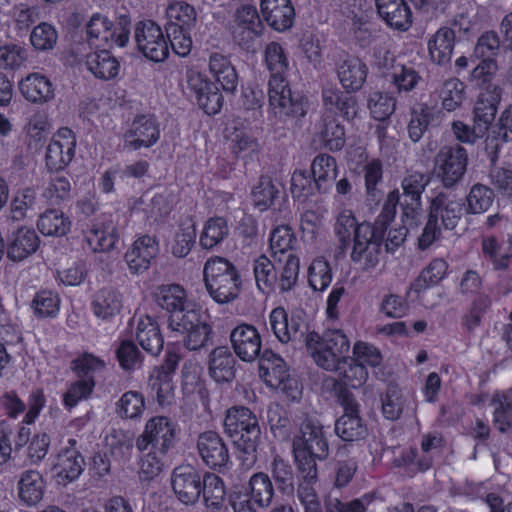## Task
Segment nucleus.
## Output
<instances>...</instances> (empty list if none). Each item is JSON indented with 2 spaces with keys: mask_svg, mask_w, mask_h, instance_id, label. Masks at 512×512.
I'll use <instances>...</instances> for the list:
<instances>
[{
  "mask_svg": "<svg viewBox=\"0 0 512 512\" xmlns=\"http://www.w3.org/2000/svg\"><path fill=\"white\" fill-rule=\"evenodd\" d=\"M305 345L314 362L327 371L348 361L350 341L342 330H327L323 335L311 331L305 337Z\"/></svg>",
  "mask_w": 512,
  "mask_h": 512,
  "instance_id": "obj_2",
  "label": "nucleus"
},
{
  "mask_svg": "<svg viewBox=\"0 0 512 512\" xmlns=\"http://www.w3.org/2000/svg\"><path fill=\"white\" fill-rule=\"evenodd\" d=\"M433 117V109L427 105H421L419 111L413 110L408 124L409 138L413 142H418L421 139Z\"/></svg>",
  "mask_w": 512,
  "mask_h": 512,
  "instance_id": "obj_59",
  "label": "nucleus"
},
{
  "mask_svg": "<svg viewBox=\"0 0 512 512\" xmlns=\"http://www.w3.org/2000/svg\"><path fill=\"white\" fill-rule=\"evenodd\" d=\"M230 340L235 354L243 362L253 363L256 360V328L241 324L234 328Z\"/></svg>",
  "mask_w": 512,
  "mask_h": 512,
  "instance_id": "obj_31",
  "label": "nucleus"
},
{
  "mask_svg": "<svg viewBox=\"0 0 512 512\" xmlns=\"http://www.w3.org/2000/svg\"><path fill=\"white\" fill-rule=\"evenodd\" d=\"M68 444V447L61 449L57 461L52 467L59 484H66L77 479L85 465L83 456L75 448L76 440L70 439Z\"/></svg>",
  "mask_w": 512,
  "mask_h": 512,
  "instance_id": "obj_20",
  "label": "nucleus"
},
{
  "mask_svg": "<svg viewBox=\"0 0 512 512\" xmlns=\"http://www.w3.org/2000/svg\"><path fill=\"white\" fill-rule=\"evenodd\" d=\"M86 66L95 77L105 80L116 77L120 68L117 59L107 49L88 54Z\"/></svg>",
  "mask_w": 512,
  "mask_h": 512,
  "instance_id": "obj_37",
  "label": "nucleus"
},
{
  "mask_svg": "<svg viewBox=\"0 0 512 512\" xmlns=\"http://www.w3.org/2000/svg\"><path fill=\"white\" fill-rule=\"evenodd\" d=\"M501 88L497 84H489L480 93L474 107L473 133L483 137L495 119L501 100Z\"/></svg>",
  "mask_w": 512,
  "mask_h": 512,
  "instance_id": "obj_17",
  "label": "nucleus"
},
{
  "mask_svg": "<svg viewBox=\"0 0 512 512\" xmlns=\"http://www.w3.org/2000/svg\"><path fill=\"white\" fill-rule=\"evenodd\" d=\"M175 441V423L166 416H155L147 421L143 433L136 439V447L141 452L150 448L165 455L174 447Z\"/></svg>",
  "mask_w": 512,
  "mask_h": 512,
  "instance_id": "obj_4",
  "label": "nucleus"
},
{
  "mask_svg": "<svg viewBox=\"0 0 512 512\" xmlns=\"http://www.w3.org/2000/svg\"><path fill=\"white\" fill-rule=\"evenodd\" d=\"M367 106L371 116L383 122L395 112L396 100L388 93L375 91L369 95Z\"/></svg>",
  "mask_w": 512,
  "mask_h": 512,
  "instance_id": "obj_50",
  "label": "nucleus"
},
{
  "mask_svg": "<svg viewBox=\"0 0 512 512\" xmlns=\"http://www.w3.org/2000/svg\"><path fill=\"white\" fill-rule=\"evenodd\" d=\"M309 285L315 291L325 290L332 281V269L323 257L315 259L308 270Z\"/></svg>",
  "mask_w": 512,
  "mask_h": 512,
  "instance_id": "obj_53",
  "label": "nucleus"
},
{
  "mask_svg": "<svg viewBox=\"0 0 512 512\" xmlns=\"http://www.w3.org/2000/svg\"><path fill=\"white\" fill-rule=\"evenodd\" d=\"M145 408L144 396L137 391H128L117 403V413L122 418L139 417Z\"/></svg>",
  "mask_w": 512,
  "mask_h": 512,
  "instance_id": "obj_57",
  "label": "nucleus"
},
{
  "mask_svg": "<svg viewBox=\"0 0 512 512\" xmlns=\"http://www.w3.org/2000/svg\"><path fill=\"white\" fill-rule=\"evenodd\" d=\"M201 495L207 507L219 508L225 497L222 479L215 474L206 472L203 475Z\"/></svg>",
  "mask_w": 512,
  "mask_h": 512,
  "instance_id": "obj_49",
  "label": "nucleus"
},
{
  "mask_svg": "<svg viewBox=\"0 0 512 512\" xmlns=\"http://www.w3.org/2000/svg\"><path fill=\"white\" fill-rule=\"evenodd\" d=\"M71 222L58 209H48L39 216L37 227L45 236H63L70 230Z\"/></svg>",
  "mask_w": 512,
  "mask_h": 512,
  "instance_id": "obj_42",
  "label": "nucleus"
},
{
  "mask_svg": "<svg viewBox=\"0 0 512 512\" xmlns=\"http://www.w3.org/2000/svg\"><path fill=\"white\" fill-rule=\"evenodd\" d=\"M447 269L448 264L443 259H434L411 283L410 289L417 294V299L425 307L432 308L436 305L435 302H430L426 299L425 292L429 287L437 285L442 279H444Z\"/></svg>",
  "mask_w": 512,
  "mask_h": 512,
  "instance_id": "obj_26",
  "label": "nucleus"
},
{
  "mask_svg": "<svg viewBox=\"0 0 512 512\" xmlns=\"http://www.w3.org/2000/svg\"><path fill=\"white\" fill-rule=\"evenodd\" d=\"M253 0L241 4L234 12L232 35L234 42L245 52H256V6Z\"/></svg>",
  "mask_w": 512,
  "mask_h": 512,
  "instance_id": "obj_13",
  "label": "nucleus"
},
{
  "mask_svg": "<svg viewBox=\"0 0 512 512\" xmlns=\"http://www.w3.org/2000/svg\"><path fill=\"white\" fill-rule=\"evenodd\" d=\"M429 182V175L424 173L414 172L407 175L401 183L403 189L401 200L421 201V195Z\"/></svg>",
  "mask_w": 512,
  "mask_h": 512,
  "instance_id": "obj_56",
  "label": "nucleus"
},
{
  "mask_svg": "<svg viewBox=\"0 0 512 512\" xmlns=\"http://www.w3.org/2000/svg\"><path fill=\"white\" fill-rule=\"evenodd\" d=\"M186 82L199 108L208 115H215L220 112L223 105V96L217 84L193 70L186 73Z\"/></svg>",
  "mask_w": 512,
  "mask_h": 512,
  "instance_id": "obj_12",
  "label": "nucleus"
},
{
  "mask_svg": "<svg viewBox=\"0 0 512 512\" xmlns=\"http://www.w3.org/2000/svg\"><path fill=\"white\" fill-rule=\"evenodd\" d=\"M367 74V65L355 56H348L337 66L339 81L348 92L359 91L366 81Z\"/></svg>",
  "mask_w": 512,
  "mask_h": 512,
  "instance_id": "obj_28",
  "label": "nucleus"
},
{
  "mask_svg": "<svg viewBox=\"0 0 512 512\" xmlns=\"http://www.w3.org/2000/svg\"><path fill=\"white\" fill-rule=\"evenodd\" d=\"M106 447L116 461L130 458L134 446L133 434L122 429H113L105 438Z\"/></svg>",
  "mask_w": 512,
  "mask_h": 512,
  "instance_id": "obj_41",
  "label": "nucleus"
},
{
  "mask_svg": "<svg viewBox=\"0 0 512 512\" xmlns=\"http://www.w3.org/2000/svg\"><path fill=\"white\" fill-rule=\"evenodd\" d=\"M196 239V229L194 224L187 226L181 225L179 231L176 232L174 237V244L172 246V254L176 257H185L191 251Z\"/></svg>",
  "mask_w": 512,
  "mask_h": 512,
  "instance_id": "obj_64",
  "label": "nucleus"
},
{
  "mask_svg": "<svg viewBox=\"0 0 512 512\" xmlns=\"http://www.w3.org/2000/svg\"><path fill=\"white\" fill-rule=\"evenodd\" d=\"M344 89L326 86L322 90V101L328 112H337L345 120L352 121L358 113L357 98Z\"/></svg>",
  "mask_w": 512,
  "mask_h": 512,
  "instance_id": "obj_24",
  "label": "nucleus"
},
{
  "mask_svg": "<svg viewBox=\"0 0 512 512\" xmlns=\"http://www.w3.org/2000/svg\"><path fill=\"white\" fill-rule=\"evenodd\" d=\"M382 413L388 420H398L403 412L404 400L401 389L397 385H389L381 396Z\"/></svg>",
  "mask_w": 512,
  "mask_h": 512,
  "instance_id": "obj_52",
  "label": "nucleus"
},
{
  "mask_svg": "<svg viewBox=\"0 0 512 512\" xmlns=\"http://www.w3.org/2000/svg\"><path fill=\"white\" fill-rule=\"evenodd\" d=\"M156 303L169 312L168 327L174 328L191 311L185 289L179 284L161 285L154 293Z\"/></svg>",
  "mask_w": 512,
  "mask_h": 512,
  "instance_id": "obj_15",
  "label": "nucleus"
},
{
  "mask_svg": "<svg viewBox=\"0 0 512 512\" xmlns=\"http://www.w3.org/2000/svg\"><path fill=\"white\" fill-rule=\"evenodd\" d=\"M421 80L419 73L410 65L398 64L391 74V82L398 92L413 90Z\"/></svg>",
  "mask_w": 512,
  "mask_h": 512,
  "instance_id": "obj_60",
  "label": "nucleus"
},
{
  "mask_svg": "<svg viewBox=\"0 0 512 512\" xmlns=\"http://www.w3.org/2000/svg\"><path fill=\"white\" fill-rule=\"evenodd\" d=\"M229 234L228 224L223 217H212L204 225L199 244L204 249H212L221 243Z\"/></svg>",
  "mask_w": 512,
  "mask_h": 512,
  "instance_id": "obj_44",
  "label": "nucleus"
},
{
  "mask_svg": "<svg viewBox=\"0 0 512 512\" xmlns=\"http://www.w3.org/2000/svg\"><path fill=\"white\" fill-rule=\"evenodd\" d=\"M32 308L40 318L53 317L59 310V298L51 291H40L32 301Z\"/></svg>",
  "mask_w": 512,
  "mask_h": 512,
  "instance_id": "obj_63",
  "label": "nucleus"
},
{
  "mask_svg": "<svg viewBox=\"0 0 512 512\" xmlns=\"http://www.w3.org/2000/svg\"><path fill=\"white\" fill-rule=\"evenodd\" d=\"M122 308V295L111 287L97 291L92 301L93 313L102 320H108L117 315Z\"/></svg>",
  "mask_w": 512,
  "mask_h": 512,
  "instance_id": "obj_36",
  "label": "nucleus"
},
{
  "mask_svg": "<svg viewBox=\"0 0 512 512\" xmlns=\"http://www.w3.org/2000/svg\"><path fill=\"white\" fill-rule=\"evenodd\" d=\"M360 224L357 223L356 218L352 214L351 211H343L337 218L335 224V233L340 242V249L345 250L351 240V235L353 233V249L351 252V260L355 263H362L363 261V270H370L374 268L378 262L370 261V246L372 244V240L367 239V245L363 244V251L356 250L358 245L357 233Z\"/></svg>",
  "mask_w": 512,
  "mask_h": 512,
  "instance_id": "obj_10",
  "label": "nucleus"
},
{
  "mask_svg": "<svg viewBox=\"0 0 512 512\" xmlns=\"http://www.w3.org/2000/svg\"><path fill=\"white\" fill-rule=\"evenodd\" d=\"M208 316L200 309L191 308L179 325L171 328L172 331L186 334L185 346L189 350H198L212 344L213 331L207 322Z\"/></svg>",
  "mask_w": 512,
  "mask_h": 512,
  "instance_id": "obj_11",
  "label": "nucleus"
},
{
  "mask_svg": "<svg viewBox=\"0 0 512 512\" xmlns=\"http://www.w3.org/2000/svg\"><path fill=\"white\" fill-rule=\"evenodd\" d=\"M494 192L489 187L482 184H475L470 189L466 197V212L469 214H478L485 212L492 205Z\"/></svg>",
  "mask_w": 512,
  "mask_h": 512,
  "instance_id": "obj_51",
  "label": "nucleus"
},
{
  "mask_svg": "<svg viewBox=\"0 0 512 512\" xmlns=\"http://www.w3.org/2000/svg\"><path fill=\"white\" fill-rule=\"evenodd\" d=\"M197 449L202 461L213 470H220L229 462V451L223 438L215 431L198 436Z\"/></svg>",
  "mask_w": 512,
  "mask_h": 512,
  "instance_id": "obj_19",
  "label": "nucleus"
},
{
  "mask_svg": "<svg viewBox=\"0 0 512 512\" xmlns=\"http://www.w3.org/2000/svg\"><path fill=\"white\" fill-rule=\"evenodd\" d=\"M240 285L237 271L205 283L210 296L219 304H226L236 299L240 292Z\"/></svg>",
  "mask_w": 512,
  "mask_h": 512,
  "instance_id": "obj_35",
  "label": "nucleus"
},
{
  "mask_svg": "<svg viewBox=\"0 0 512 512\" xmlns=\"http://www.w3.org/2000/svg\"><path fill=\"white\" fill-rule=\"evenodd\" d=\"M335 433L344 441L364 439L368 429L360 417L342 415L335 422Z\"/></svg>",
  "mask_w": 512,
  "mask_h": 512,
  "instance_id": "obj_47",
  "label": "nucleus"
},
{
  "mask_svg": "<svg viewBox=\"0 0 512 512\" xmlns=\"http://www.w3.org/2000/svg\"><path fill=\"white\" fill-rule=\"evenodd\" d=\"M225 431L234 439L238 458L244 469H251L256 463V417L246 407H233L224 420Z\"/></svg>",
  "mask_w": 512,
  "mask_h": 512,
  "instance_id": "obj_1",
  "label": "nucleus"
},
{
  "mask_svg": "<svg viewBox=\"0 0 512 512\" xmlns=\"http://www.w3.org/2000/svg\"><path fill=\"white\" fill-rule=\"evenodd\" d=\"M159 137L160 130L156 119L150 115H139L124 134L125 147L131 150L149 148L159 140Z\"/></svg>",
  "mask_w": 512,
  "mask_h": 512,
  "instance_id": "obj_18",
  "label": "nucleus"
},
{
  "mask_svg": "<svg viewBox=\"0 0 512 512\" xmlns=\"http://www.w3.org/2000/svg\"><path fill=\"white\" fill-rule=\"evenodd\" d=\"M261 13L267 24L278 32L292 27L295 10L290 0H261Z\"/></svg>",
  "mask_w": 512,
  "mask_h": 512,
  "instance_id": "obj_23",
  "label": "nucleus"
},
{
  "mask_svg": "<svg viewBox=\"0 0 512 512\" xmlns=\"http://www.w3.org/2000/svg\"><path fill=\"white\" fill-rule=\"evenodd\" d=\"M203 476L191 465L174 468L171 486L176 498L185 505L195 504L201 496Z\"/></svg>",
  "mask_w": 512,
  "mask_h": 512,
  "instance_id": "obj_16",
  "label": "nucleus"
},
{
  "mask_svg": "<svg viewBox=\"0 0 512 512\" xmlns=\"http://www.w3.org/2000/svg\"><path fill=\"white\" fill-rule=\"evenodd\" d=\"M159 254V244L155 237L144 235L138 238L132 248L126 252L125 259L133 273L147 270Z\"/></svg>",
  "mask_w": 512,
  "mask_h": 512,
  "instance_id": "obj_22",
  "label": "nucleus"
},
{
  "mask_svg": "<svg viewBox=\"0 0 512 512\" xmlns=\"http://www.w3.org/2000/svg\"><path fill=\"white\" fill-rule=\"evenodd\" d=\"M269 106L275 116L302 117L306 114L305 102L302 97H294L283 74L270 75L268 82Z\"/></svg>",
  "mask_w": 512,
  "mask_h": 512,
  "instance_id": "obj_6",
  "label": "nucleus"
},
{
  "mask_svg": "<svg viewBox=\"0 0 512 512\" xmlns=\"http://www.w3.org/2000/svg\"><path fill=\"white\" fill-rule=\"evenodd\" d=\"M366 201L369 205H378L384 197L382 190L383 167L379 159H373L363 167Z\"/></svg>",
  "mask_w": 512,
  "mask_h": 512,
  "instance_id": "obj_38",
  "label": "nucleus"
},
{
  "mask_svg": "<svg viewBox=\"0 0 512 512\" xmlns=\"http://www.w3.org/2000/svg\"><path fill=\"white\" fill-rule=\"evenodd\" d=\"M57 39L56 29L46 22L35 26L30 35L32 46L39 51L52 50L57 43Z\"/></svg>",
  "mask_w": 512,
  "mask_h": 512,
  "instance_id": "obj_58",
  "label": "nucleus"
},
{
  "mask_svg": "<svg viewBox=\"0 0 512 512\" xmlns=\"http://www.w3.org/2000/svg\"><path fill=\"white\" fill-rule=\"evenodd\" d=\"M260 346L261 341L258 334V376L267 387L277 389L288 372L286 364L279 355H276L271 350L266 349L260 354Z\"/></svg>",
  "mask_w": 512,
  "mask_h": 512,
  "instance_id": "obj_25",
  "label": "nucleus"
},
{
  "mask_svg": "<svg viewBox=\"0 0 512 512\" xmlns=\"http://www.w3.org/2000/svg\"><path fill=\"white\" fill-rule=\"evenodd\" d=\"M135 41L138 50L153 62H163L169 55V46L161 27L152 20L139 21L135 25Z\"/></svg>",
  "mask_w": 512,
  "mask_h": 512,
  "instance_id": "obj_8",
  "label": "nucleus"
},
{
  "mask_svg": "<svg viewBox=\"0 0 512 512\" xmlns=\"http://www.w3.org/2000/svg\"><path fill=\"white\" fill-rule=\"evenodd\" d=\"M334 371L338 373L340 383L351 388H359L368 377L364 364L351 357L345 363L339 364Z\"/></svg>",
  "mask_w": 512,
  "mask_h": 512,
  "instance_id": "obj_43",
  "label": "nucleus"
},
{
  "mask_svg": "<svg viewBox=\"0 0 512 512\" xmlns=\"http://www.w3.org/2000/svg\"><path fill=\"white\" fill-rule=\"evenodd\" d=\"M292 451L297 470L303 481L316 482L318 478L316 461L319 459L303 450L292 448Z\"/></svg>",
  "mask_w": 512,
  "mask_h": 512,
  "instance_id": "obj_62",
  "label": "nucleus"
},
{
  "mask_svg": "<svg viewBox=\"0 0 512 512\" xmlns=\"http://www.w3.org/2000/svg\"><path fill=\"white\" fill-rule=\"evenodd\" d=\"M2 226L5 239L6 255L12 262H21L33 255L40 246V238L34 228L10 223L9 218Z\"/></svg>",
  "mask_w": 512,
  "mask_h": 512,
  "instance_id": "obj_5",
  "label": "nucleus"
},
{
  "mask_svg": "<svg viewBox=\"0 0 512 512\" xmlns=\"http://www.w3.org/2000/svg\"><path fill=\"white\" fill-rule=\"evenodd\" d=\"M455 43V32L449 27L440 28L428 42V50L433 62L449 64Z\"/></svg>",
  "mask_w": 512,
  "mask_h": 512,
  "instance_id": "obj_32",
  "label": "nucleus"
},
{
  "mask_svg": "<svg viewBox=\"0 0 512 512\" xmlns=\"http://www.w3.org/2000/svg\"><path fill=\"white\" fill-rule=\"evenodd\" d=\"M113 23L107 17L96 13L86 25V33L90 44H94V40H102L108 42L114 39L115 31H113Z\"/></svg>",
  "mask_w": 512,
  "mask_h": 512,
  "instance_id": "obj_55",
  "label": "nucleus"
},
{
  "mask_svg": "<svg viewBox=\"0 0 512 512\" xmlns=\"http://www.w3.org/2000/svg\"><path fill=\"white\" fill-rule=\"evenodd\" d=\"M400 205V194L397 189L391 191L387 195V199L383 205L380 214L374 223L362 222L358 229L356 250L363 251V244L367 245V239L372 240L370 246V261L379 262V254L384 240L385 232L396 215V207Z\"/></svg>",
  "mask_w": 512,
  "mask_h": 512,
  "instance_id": "obj_3",
  "label": "nucleus"
},
{
  "mask_svg": "<svg viewBox=\"0 0 512 512\" xmlns=\"http://www.w3.org/2000/svg\"><path fill=\"white\" fill-rule=\"evenodd\" d=\"M136 339L140 346L151 355H158L163 349L164 340L157 323L149 316L140 318L137 324Z\"/></svg>",
  "mask_w": 512,
  "mask_h": 512,
  "instance_id": "obj_34",
  "label": "nucleus"
},
{
  "mask_svg": "<svg viewBox=\"0 0 512 512\" xmlns=\"http://www.w3.org/2000/svg\"><path fill=\"white\" fill-rule=\"evenodd\" d=\"M116 357L124 370H135L142 365V354L130 340H123L116 349Z\"/></svg>",
  "mask_w": 512,
  "mask_h": 512,
  "instance_id": "obj_61",
  "label": "nucleus"
},
{
  "mask_svg": "<svg viewBox=\"0 0 512 512\" xmlns=\"http://www.w3.org/2000/svg\"><path fill=\"white\" fill-rule=\"evenodd\" d=\"M336 168V160L327 154H320L314 158L311 164V174L316 191L322 193L327 190L326 187H323V183L330 178H335Z\"/></svg>",
  "mask_w": 512,
  "mask_h": 512,
  "instance_id": "obj_46",
  "label": "nucleus"
},
{
  "mask_svg": "<svg viewBox=\"0 0 512 512\" xmlns=\"http://www.w3.org/2000/svg\"><path fill=\"white\" fill-rule=\"evenodd\" d=\"M463 199H458L452 193L439 192L430 203L429 213L435 218H441L442 224L446 229H454L465 210Z\"/></svg>",
  "mask_w": 512,
  "mask_h": 512,
  "instance_id": "obj_21",
  "label": "nucleus"
},
{
  "mask_svg": "<svg viewBox=\"0 0 512 512\" xmlns=\"http://www.w3.org/2000/svg\"><path fill=\"white\" fill-rule=\"evenodd\" d=\"M494 409V423L500 432L504 433L512 428V390L496 392L491 400Z\"/></svg>",
  "mask_w": 512,
  "mask_h": 512,
  "instance_id": "obj_45",
  "label": "nucleus"
},
{
  "mask_svg": "<svg viewBox=\"0 0 512 512\" xmlns=\"http://www.w3.org/2000/svg\"><path fill=\"white\" fill-rule=\"evenodd\" d=\"M118 242V233L113 225H104L93 228L88 237V243L94 251L104 252L115 248Z\"/></svg>",
  "mask_w": 512,
  "mask_h": 512,
  "instance_id": "obj_54",
  "label": "nucleus"
},
{
  "mask_svg": "<svg viewBox=\"0 0 512 512\" xmlns=\"http://www.w3.org/2000/svg\"><path fill=\"white\" fill-rule=\"evenodd\" d=\"M437 176L445 188L455 186L464 176L468 154L460 144L446 145L440 148L434 159Z\"/></svg>",
  "mask_w": 512,
  "mask_h": 512,
  "instance_id": "obj_7",
  "label": "nucleus"
},
{
  "mask_svg": "<svg viewBox=\"0 0 512 512\" xmlns=\"http://www.w3.org/2000/svg\"><path fill=\"white\" fill-rule=\"evenodd\" d=\"M292 448L312 454L320 461L328 458L329 444L322 424L314 418H305L300 427V435L295 436Z\"/></svg>",
  "mask_w": 512,
  "mask_h": 512,
  "instance_id": "obj_14",
  "label": "nucleus"
},
{
  "mask_svg": "<svg viewBox=\"0 0 512 512\" xmlns=\"http://www.w3.org/2000/svg\"><path fill=\"white\" fill-rule=\"evenodd\" d=\"M379 16L386 24L399 31L412 25V12L405 0H375Z\"/></svg>",
  "mask_w": 512,
  "mask_h": 512,
  "instance_id": "obj_27",
  "label": "nucleus"
},
{
  "mask_svg": "<svg viewBox=\"0 0 512 512\" xmlns=\"http://www.w3.org/2000/svg\"><path fill=\"white\" fill-rule=\"evenodd\" d=\"M45 482L42 475L35 470H27L21 474L18 482L20 500L27 506L38 504L44 495Z\"/></svg>",
  "mask_w": 512,
  "mask_h": 512,
  "instance_id": "obj_33",
  "label": "nucleus"
},
{
  "mask_svg": "<svg viewBox=\"0 0 512 512\" xmlns=\"http://www.w3.org/2000/svg\"><path fill=\"white\" fill-rule=\"evenodd\" d=\"M18 86L22 96L32 103H47L55 96L53 84L40 73L29 74L19 82Z\"/></svg>",
  "mask_w": 512,
  "mask_h": 512,
  "instance_id": "obj_30",
  "label": "nucleus"
},
{
  "mask_svg": "<svg viewBox=\"0 0 512 512\" xmlns=\"http://www.w3.org/2000/svg\"><path fill=\"white\" fill-rule=\"evenodd\" d=\"M37 202V191L34 188L26 187L19 190L10 204L12 222L25 218L29 210L36 209Z\"/></svg>",
  "mask_w": 512,
  "mask_h": 512,
  "instance_id": "obj_48",
  "label": "nucleus"
},
{
  "mask_svg": "<svg viewBox=\"0 0 512 512\" xmlns=\"http://www.w3.org/2000/svg\"><path fill=\"white\" fill-rule=\"evenodd\" d=\"M269 323L275 336L282 343L289 341H304L308 332L306 313L302 309H296L288 316L281 307L275 308L269 317Z\"/></svg>",
  "mask_w": 512,
  "mask_h": 512,
  "instance_id": "obj_9",
  "label": "nucleus"
},
{
  "mask_svg": "<svg viewBox=\"0 0 512 512\" xmlns=\"http://www.w3.org/2000/svg\"><path fill=\"white\" fill-rule=\"evenodd\" d=\"M75 149L72 143L51 139L46 150V166L52 172L63 170L73 159Z\"/></svg>",
  "mask_w": 512,
  "mask_h": 512,
  "instance_id": "obj_39",
  "label": "nucleus"
},
{
  "mask_svg": "<svg viewBox=\"0 0 512 512\" xmlns=\"http://www.w3.org/2000/svg\"><path fill=\"white\" fill-rule=\"evenodd\" d=\"M320 138L330 151H339L345 145V129L332 114H325L322 118Z\"/></svg>",
  "mask_w": 512,
  "mask_h": 512,
  "instance_id": "obj_40",
  "label": "nucleus"
},
{
  "mask_svg": "<svg viewBox=\"0 0 512 512\" xmlns=\"http://www.w3.org/2000/svg\"><path fill=\"white\" fill-rule=\"evenodd\" d=\"M235 365L236 360L227 347H216L209 355L208 372L215 382L230 383L235 378Z\"/></svg>",
  "mask_w": 512,
  "mask_h": 512,
  "instance_id": "obj_29",
  "label": "nucleus"
}]
</instances>
